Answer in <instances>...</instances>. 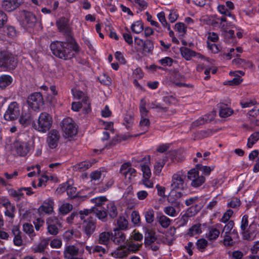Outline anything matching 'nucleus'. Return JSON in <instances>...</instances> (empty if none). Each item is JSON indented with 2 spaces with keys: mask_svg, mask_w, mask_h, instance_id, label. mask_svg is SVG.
Wrapping results in <instances>:
<instances>
[{
  "mask_svg": "<svg viewBox=\"0 0 259 259\" xmlns=\"http://www.w3.org/2000/svg\"><path fill=\"white\" fill-rule=\"evenodd\" d=\"M165 163V161L164 159L156 160L154 165V174L156 175H160Z\"/></svg>",
  "mask_w": 259,
  "mask_h": 259,
  "instance_id": "nucleus-32",
  "label": "nucleus"
},
{
  "mask_svg": "<svg viewBox=\"0 0 259 259\" xmlns=\"http://www.w3.org/2000/svg\"><path fill=\"white\" fill-rule=\"evenodd\" d=\"M28 106L33 110L38 109L43 105L42 95L39 93H35L29 96L27 99Z\"/></svg>",
  "mask_w": 259,
  "mask_h": 259,
  "instance_id": "nucleus-8",
  "label": "nucleus"
},
{
  "mask_svg": "<svg viewBox=\"0 0 259 259\" xmlns=\"http://www.w3.org/2000/svg\"><path fill=\"white\" fill-rule=\"evenodd\" d=\"M13 81L12 77L9 75H2L0 76V88L4 89L10 85Z\"/></svg>",
  "mask_w": 259,
  "mask_h": 259,
  "instance_id": "nucleus-23",
  "label": "nucleus"
},
{
  "mask_svg": "<svg viewBox=\"0 0 259 259\" xmlns=\"http://www.w3.org/2000/svg\"><path fill=\"white\" fill-rule=\"evenodd\" d=\"M22 2L23 0H4L2 6L5 10L11 12L18 7Z\"/></svg>",
  "mask_w": 259,
  "mask_h": 259,
  "instance_id": "nucleus-16",
  "label": "nucleus"
},
{
  "mask_svg": "<svg viewBox=\"0 0 259 259\" xmlns=\"http://www.w3.org/2000/svg\"><path fill=\"white\" fill-rule=\"evenodd\" d=\"M186 28L187 27L185 24L182 22L177 23L175 25V30L182 36L186 34L187 31Z\"/></svg>",
  "mask_w": 259,
  "mask_h": 259,
  "instance_id": "nucleus-45",
  "label": "nucleus"
},
{
  "mask_svg": "<svg viewBox=\"0 0 259 259\" xmlns=\"http://www.w3.org/2000/svg\"><path fill=\"white\" fill-rule=\"evenodd\" d=\"M63 135L66 138H71L77 134V126L74 121L70 117L63 119L61 122Z\"/></svg>",
  "mask_w": 259,
  "mask_h": 259,
  "instance_id": "nucleus-4",
  "label": "nucleus"
},
{
  "mask_svg": "<svg viewBox=\"0 0 259 259\" xmlns=\"http://www.w3.org/2000/svg\"><path fill=\"white\" fill-rule=\"evenodd\" d=\"M128 254L127 249L125 247L117 249L112 253V255L116 258H123Z\"/></svg>",
  "mask_w": 259,
  "mask_h": 259,
  "instance_id": "nucleus-38",
  "label": "nucleus"
},
{
  "mask_svg": "<svg viewBox=\"0 0 259 259\" xmlns=\"http://www.w3.org/2000/svg\"><path fill=\"white\" fill-rule=\"evenodd\" d=\"M50 47L54 55L64 60L71 59L79 51L78 45L72 38L64 42L54 41L51 43Z\"/></svg>",
  "mask_w": 259,
  "mask_h": 259,
  "instance_id": "nucleus-1",
  "label": "nucleus"
},
{
  "mask_svg": "<svg viewBox=\"0 0 259 259\" xmlns=\"http://www.w3.org/2000/svg\"><path fill=\"white\" fill-rule=\"evenodd\" d=\"M185 179V175L181 172H178L172 175L170 185L171 190L167 198L169 202L174 203L175 201L183 195L184 190L186 188Z\"/></svg>",
  "mask_w": 259,
  "mask_h": 259,
  "instance_id": "nucleus-2",
  "label": "nucleus"
},
{
  "mask_svg": "<svg viewBox=\"0 0 259 259\" xmlns=\"http://www.w3.org/2000/svg\"><path fill=\"white\" fill-rule=\"evenodd\" d=\"M101 170H97L92 172L90 174L91 183H95L96 182L99 181L102 176Z\"/></svg>",
  "mask_w": 259,
  "mask_h": 259,
  "instance_id": "nucleus-44",
  "label": "nucleus"
},
{
  "mask_svg": "<svg viewBox=\"0 0 259 259\" xmlns=\"http://www.w3.org/2000/svg\"><path fill=\"white\" fill-rule=\"evenodd\" d=\"M23 109L21 106L16 102L11 103L4 114V118L6 120H14L18 118Z\"/></svg>",
  "mask_w": 259,
  "mask_h": 259,
  "instance_id": "nucleus-5",
  "label": "nucleus"
},
{
  "mask_svg": "<svg viewBox=\"0 0 259 259\" xmlns=\"http://www.w3.org/2000/svg\"><path fill=\"white\" fill-rule=\"evenodd\" d=\"M259 140V132L253 133L247 139L246 146L250 149Z\"/></svg>",
  "mask_w": 259,
  "mask_h": 259,
  "instance_id": "nucleus-27",
  "label": "nucleus"
},
{
  "mask_svg": "<svg viewBox=\"0 0 259 259\" xmlns=\"http://www.w3.org/2000/svg\"><path fill=\"white\" fill-rule=\"evenodd\" d=\"M92 210L93 213L95 214L99 220L103 221L106 220L107 213L105 210H102L101 208H99L97 207H92Z\"/></svg>",
  "mask_w": 259,
  "mask_h": 259,
  "instance_id": "nucleus-29",
  "label": "nucleus"
},
{
  "mask_svg": "<svg viewBox=\"0 0 259 259\" xmlns=\"http://www.w3.org/2000/svg\"><path fill=\"white\" fill-rule=\"evenodd\" d=\"M134 122L133 117L132 115L126 114L124 118V124L127 128H130Z\"/></svg>",
  "mask_w": 259,
  "mask_h": 259,
  "instance_id": "nucleus-61",
  "label": "nucleus"
},
{
  "mask_svg": "<svg viewBox=\"0 0 259 259\" xmlns=\"http://www.w3.org/2000/svg\"><path fill=\"white\" fill-rule=\"evenodd\" d=\"M53 119L51 116L46 112H42L38 119L33 122V127L37 131L45 133L51 127Z\"/></svg>",
  "mask_w": 259,
  "mask_h": 259,
  "instance_id": "nucleus-3",
  "label": "nucleus"
},
{
  "mask_svg": "<svg viewBox=\"0 0 259 259\" xmlns=\"http://www.w3.org/2000/svg\"><path fill=\"white\" fill-rule=\"evenodd\" d=\"M233 111L229 107H222L220 110V115L221 117L226 118L232 114Z\"/></svg>",
  "mask_w": 259,
  "mask_h": 259,
  "instance_id": "nucleus-51",
  "label": "nucleus"
},
{
  "mask_svg": "<svg viewBox=\"0 0 259 259\" xmlns=\"http://www.w3.org/2000/svg\"><path fill=\"white\" fill-rule=\"evenodd\" d=\"M157 218L159 223L164 228H167L171 224V220L162 214H159Z\"/></svg>",
  "mask_w": 259,
  "mask_h": 259,
  "instance_id": "nucleus-35",
  "label": "nucleus"
},
{
  "mask_svg": "<svg viewBox=\"0 0 259 259\" xmlns=\"http://www.w3.org/2000/svg\"><path fill=\"white\" fill-rule=\"evenodd\" d=\"M234 225V223L232 221H229L225 226L223 231V233L228 235L230 234L233 228Z\"/></svg>",
  "mask_w": 259,
  "mask_h": 259,
  "instance_id": "nucleus-63",
  "label": "nucleus"
},
{
  "mask_svg": "<svg viewBox=\"0 0 259 259\" xmlns=\"http://www.w3.org/2000/svg\"><path fill=\"white\" fill-rule=\"evenodd\" d=\"M48 244V240L46 239H44L41 241L37 244H34L32 247V250L35 252H43Z\"/></svg>",
  "mask_w": 259,
  "mask_h": 259,
  "instance_id": "nucleus-21",
  "label": "nucleus"
},
{
  "mask_svg": "<svg viewBox=\"0 0 259 259\" xmlns=\"http://www.w3.org/2000/svg\"><path fill=\"white\" fill-rule=\"evenodd\" d=\"M17 65V61L6 52L0 53V66L13 69Z\"/></svg>",
  "mask_w": 259,
  "mask_h": 259,
  "instance_id": "nucleus-9",
  "label": "nucleus"
},
{
  "mask_svg": "<svg viewBox=\"0 0 259 259\" xmlns=\"http://www.w3.org/2000/svg\"><path fill=\"white\" fill-rule=\"evenodd\" d=\"M256 101L254 99H247L246 100H242L240 102V104L242 108L250 107L256 104Z\"/></svg>",
  "mask_w": 259,
  "mask_h": 259,
  "instance_id": "nucleus-56",
  "label": "nucleus"
},
{
  "mask_svg": "<svg viewBox=\"0 0 259 259\" xmlns=\"http://www.w3.org/2000/svg\"><path fill=\"white\" fill-rule=\"evenodd\" d=\"M8 193L10 196L15 198L17 201L19 200L23 196L22 189L18 190L10 189L8 190Z\"/></svg>",
  "mask_w": 259,
  "mask_h": 259,
  "instance_id": "nucleus-41",
  "label": "nucleus"
},
{
  "mask_svg": "<svg viewBox=\"0 0 259 259\" xmlns=\"http://www.w3.org/2000/svg\"><path fill=\"white\" fill-rule=\"evenodd\" d=\"M107 210L109 216L112 218H115L117 215L116 206L113 201H110L107 204Z\"/></svg>",
  "mask_w": 259,
  "mask_h": 259,
  "instance_id": "nucleus-30",
  "label": "nucleus"
},
{
  "mask_svg": "<svg viewBox=\"0 0 259 259\" xmlns=\"http://www.w3.org/2000/svg\"><path fill=\"white\" fill-rule=\"evenodd\" d=\"M78 253V248L74 245H69L65 247L64 251V256L65 259H70L76 256Z\"/></svg>",
  "mask_w": 259,
  "mask_h": 259,
  "instance_id": "nucleus-19",
  "label": "nucleus"
},
{
  "mask_svg": "<svg viewBox=\"0 0 259 259\" xmlns=\"http://www.w3.org/2000/svg\"><path fill=\"white\" fill-rule=\"evenodd\" d=\"M68 23V20L65 18H61L59 19L56 22L58 28L60 30L64 29Z\"/></svg>",
  "mask_w": 259,
  "mask_h": 259,
  "instance_id": "nucleus-57",
  "label": "nucleus"
},
{
  "mask_svg": "<svg viewBox=\"0 0 259 259\" xmlns=\"http://www.w3.org/2000/svg\"><path fill=\"white\" fill-rule=\"evenodd\" d=\"M150 178H143L141 180V184L147 188H152L154 187L153 182L150 179Z\"/></svg>",
  "mask_w": 259,
  "mask_h": 259,
  "instance_id": "nucleus-58",
  "label": "nucleus"
},
{
  "mask_svg": "<svg viewBox=\"0 0 259 259\" xmlns=\"http://www.w3.org/2000/svg\"><path fill=\"white\" fill-rule=\"evenodd\" d=\"M58 95V90L55 85H51L49 93H47V100L52 103L56 102L55 97Z\"/></svg>",
  "mask_w": 259,
  "mask_h": 259,
  "instance_id": "nucleus-24",
  "label": "nucleus"
},
{
  "mask_svg": "<svg viewBox=\"0 0 259 259\" xmlns=\"http://www.w3.org/2000/svg\"><path fill=\"white\" fill-rule=\"evenodd\" d=\"M47 224L48 231L50 234L56 235L58 233L61 224L57 219L50 217L47 220Z\"/></svg>",
  "mask_w": 259,
  "mask_h": 259,
  "instance_id": "nucleus-12",
  "label": "nucleus"
},
{
  "mask_svg": "<svg viewBox=\"0 0 259 259\" xmlns=\"http://www.w3.org/2000/svg\"><path fill=\"white\" fill-rule=\"evenodd\" d=\"M220 235V231L214 228L209 229V232L207 234V238L209 240L216 239Z\"/></svg>",
  "mask_w": 259,
  "mask_h": 259,
  "instance_id": "nucleus-49",
  "label": "nucleus"
},
{
  "mask_svg": "<svg viewBox=\"0 0 259 259\" xmlns=\"http://www.w3.org/2000/svg\"><path fill=\"white\" fill-rule=\"evenodd\" d=\"M163 211L166 215L171 217H176L178 214V212L171 206L164 207Z\"/></svg>",
  "mask_w": 259,
  "mask_h": 259,
  "instance_id": "nucleus-48",
  "label": "nucleus"
},
{
  "mask_svg": "<svg viewBox=\"0 0 259 259\" xmlns=\"http://www.w3.org/2000/svg\"><path fill=\"white\" fill-rule=\"evenodd\" d=\"M159 62L164 67L170 66L172 63V60L170 57H166L159 60Z\"/></svg>",
  "mask_w": 259,
  "mask_h": 259,
  "instance_id": "nucleus-64",
  "label": "nucleus"
},
{
  "mask_svg": "<svg viewBox=\"0 0 259 259\" xmlns=\"http://www.w3.org/2000/svg\"><path fill=\"white\" fill-rule=\"evenodd\" d=\"M182 56L187 60H190L193 57H196L198 58L204 59V60L208 61V59L204 58L200 54H196L192 50L185 47H182L180 49Z\"/></svg>",
  "mask_w": 259,
  "mask_h": 259,
  "instance_id": "nucleus-17",
  "label": "nucleus"
},
{
  "mask_svg": "<svg viewBox=\"0 0 259 259\" xmlns=\"http://www.w3.org/2000/svg\"><path fill=\"white\" fill-rule=\"evenodd\" d=\"M142 246V244L140 243H135L130 241L127 244V251L133 252H136L139 250Z\"/></svg>",
  "mask_w": 259,
  "mask_h": 259,
  "instance_id": "nucleus-43",
  "label": "nucleus"
},
{
  "mask_svg": "<svg viewBox=\"0 0 259 259\" xmlns=\"http://www.w3.org/2000/svg\"><path fill=\"white\" fill-rule=\"evenodd\" d=\"M62 245L60 239L54 238L50 242V246L53 248H60Z\"/></svg>",
  "mask_w": 259,
  "mask_h": 259,
  "instance_id": "nucleus-62",
  "label": "nucleus"
},
{
  "mask_svg": "<svg viewBox=\"0 0 259 259\" xmlns=\"http://www.w3.org/2000/svg\"><path fill=\"white\" fill-rule=\"evenodd\" d=\"M60 139L59 132L56 130H52L49 133L47 142L48 146L51 149L56 148L58 145Z\"/></svg>",
  "mask_w": 259,
  "mask_h": 259,
  "instance_id": "nucleus-13",
  "label": "nucleus"
},
{
  "mask_svg": "<svg viewBox=\"0 0 259 259\" xmlns=\"http://www.w3.org/2000/svg\"><path fill=\"white\" fill-rule=\"evenodd\" d=\"M92 166V163L89 161H84L76 164L73 167V170L76 171H83Z\"/></svg>",
  "mask_w": 259,
  "mask_h": 259,
  "instance_id": "nucleus-25",
  "label": "nucleus"
},
{
  "mask_svg": "<svg viewBox=\"0 0 259 259\" xmlns=\"http://www.w3.org/2000/svg\"><path fill=\"white\" fill-rule=\"evenodd\" d=\"M202 229L200 224L192 226L188 231V234L190 236H196L202 233Z\"/></svg>",
  "mask_w": 259,
  "mask_h": 259,
  "instance_id": "nucleus-36",
  "label": "nucleus"
},
{
  "mask_svg": "<svg viewBox=\"0 0 259 259\" xmlns=\"http://www.w3.org/2000/svg\"><path fill=\"white\" fill-rule=\"evenodd\" d=\"M73 99L80 101L84 103V107L85 110H89L90 108V103L88 97L82 92L74 89L71 90Z\"/></svg>",
  "mask_w": 259,
  "mask_h": 259,
  "instance_id": "nucleus-11",
  "label": "nucleus"
},
{
  "mask_svg": "<svg viewBox=\"0 0 259 259\" xmlns=\"http://www.w3.org/2000/svg\"><path fill=\"white\" fill-rule=\"evenodd\" d=\"M107 199L105 196H99L94 198L91 200V202L95 204L94 207L101 208V206L105 204Z\"/></svg>",
  "mask_w": 259,
  "mask_h": 259,
  "instance_id": "nucleus-34",
  "label": "nucleus"
},
{
  "mask_svg": "<svg viewBox=\"0 0 259 259\" xmlns=\"http://www.w3.org/2000/svg\"><path fill=\"white\" fill-rule=\"evenodd\" d=\"M72 209L71 204L68 203L62 204L59 207V211L62 214H67Z\"/></svg>",
  "mask_w": 259,
  "mask_h": 259,
  "instance_id": "nucleus-54",
  "label": "nucleus"
},
{
  "mask_svg": "<svg viewBox=\"0 0 259 259\" xmlns=\"http://www.w3.org/2000/svg\"><path fill=\"white\" fill-rule=\"evenodd\" d=\"M4 207L6 209L4 212L5 215L12 219L15 216L16 210L15 206L12 203H10Z\"/></svg>",
  "mask_w": 259,
  "mask_h": 259,
  "instance_id": "nucleus-42",
  "label": "nucleus"
},
{
  "mask_svg": "<svg viewBox=\"0 0 259 259\" xmlns=\"http://www.w3.org/2000/svg\"><path fill=\"white\" fill-rule=\"evenodd\" d=\"M248 226V217L246 215L243 216L241 223V229L243 231V236L246 239H250L251 237L248 235L247 232L245 231Z\"/></svg>",
  "mask_w": 259,
  "mask_h": 259,
  "instance_id": "nucleus-37",
  "label": "nucleus"
},
{
  "mask_svg": "<svg viewBox=\"0 0 259 259\" xmlns=\"http://www.w3.org/2000/svg\"><path fill=\"white\" fill-rule=\"evenodd\" d=\"M23 230L30 238L33 239L35 236L33 227L31 224L29 223L24 224L23 226Z\"/></svg>",
  "mask_w": 259,
  "mask_h": 259,
  "instance_id": "nucleus-40",
  "label": "nucleus"
},
{
  "mask_svg": "<svg viewBox=\"0 0 259 259\" xmlns=\"http://www.w3.org/2000/svg\"><path fill=\"white\" fill-rule=\"evenodd\" d=\"M23 25L26 28H31L34 26L36 18L34 15L29 12H23Z\"/></svg>",
  "mask_w": 259,
  "mask_h": 259,
  "instance_id": "nucleus-14",
  "label": "nucleus"
},
{
  "mask_svg": "<svg viewBox=\"0 0 259 259\" xmlns=\"http://www.w3.org/2000/svg\"><path fill=\"white\" fill-rule=\"evenodd\" d=\"M141 170L143 173V178H150L151 171L150 167L146 164L141 165Z\"/></svg>",
  "mask_w": 259,
  "mask_h": 259,
  "instance_id": "nucleus-55",
  "label": "nucleus"
},
{
  "mask_svg": "<svg viewBox=\"0 0 259 259\" xmlns=\"http://www.w3.org/2000/svg\"><path fill=\"white\" fill-rule=\"evenodd\" d=\"M112 236V233L111 232H103L99 235L98 242L100 244L106 245Z\"/></svg>",
  "mask_w": 259,
  "mask_h": 259,
  "instance_id": "nucleus-28",
  "label": "nucleus"
},
{
  "mask_svg": "<svg viewBox=\"0 0 259 259\" xmlns=\"http://www.w3.org/2000/svg\"><path fill=\"white\" fill-rule=\"evenodd\" d=\"M232 62L233 64L238 65V67L244 68L252 67V63L250 62L238 57L234 59Z\"/></svg>",
  "mask_w": 259,
  "mask_h": 259,
  "instance_id": "nucleus-31",
  "label": "nucleus"
},
{
  "mask_svg": "<svg viewBox=\"0 0 259 259\" xmlns=\"http://www.w3.org/2000/svg\"><path fill=\"white\" fill-rule=\"evenodd\" d=\"M132 223L135 225H139L141 222V218L139 213L137 211H133L131 214Z\"/></svg>",
  "mask_w": 259,
  "mask_h": 259,
  "instance_id": "nucleus-53",
  "label": "nucleus"
},
{
  "mask_svg": "<svg viewBox=\"0 0 259 259\" xmlns=\"http://www.w3.org/2000/svg\"><path fill=\"white\" fill-rule=\"evenodd\" d=\"M205 181V178L201 176L197 177V178L191 182V185L194 187H198L201 186Z\"/></svg>",
  "mask_w": 259,
  "mask_h": 259,
  "instance_id": "nucleus-59",
  "label": "nucleus"
},
{
  "mask_svg": "<svg viewBox=\"0 0 259 259\" xmlns=\"http://www.w3.org/2000/svg\"><path fill=\"white\" fill-rule=\"evenodd\" d=\"M19 116V122L22 125L26 126L30 123L31 114L29 112L22 110Z\"/></svg>",
  "mask_w": 259,
  "mask_h": 259,
  "instance_id": "nucleus-20",
  "label": "nucleus"
},
{
  "mask_svg": "<svg viewBox=\"0 0 259 259\" xmlns=\"http://www.w3.org/2000/svg\"><path fill=\"white\" fill-rule=\"evenodd\" d=\"M146 222L148 224H151L154 220V211L151 208L146 209L144 212Z\"/></svg>",
  "mask_w": 259,
  "mask_h": 259,
  "instance_id": "nucleus-33",
  "label": "nucleus"
},
{
  "mask_svg": "<svg viewBox=\"0 0 259 259\" xmlns=\"http://www.w3.org/2000/svg\"><path fill=\"white\" fill-rule=\"evenodd\" d=\"M199 176V172L196 168L192 169L188 172V178L192 181L196 179L197 177Z\"/></svg>",
  "mask_w": 259,
  "mask_h": 259,
  "instance_id": "nucleus-60",
  "label": "nucleus"
},
{
  "mask_svg": "<svg viewBox=\"0 0 259 259\" xmlns=\"http://www.w3.org/2000/svg\"><path fill=\"white\" fill-rule=\"evenodd\" d=\"M120 171L124 176L125 180L132 183L135 180L137 171L129 163H123L120 168Z\"/></svg>",
  "mask_w": 259,
  "mask_h": 259,
  "instance_id": "nucleus-7",
  "label": "nucleus"
},
{
  "mask_svg": "<svg viewBox=\"0 0 259 259\" xmlns=\"http://www.w3.org/2000/svg\"><path fill=\"white\" fill-rule=\"evenodd\" d=\"M71 109L73 111L75 112H78L80 109H82L84 113H85L89 112L91 110V108L89 110H85L84 107V103L82 102H80V101L73 102L72 103Z\"/></svg>",
  "mask_w": 259,
  "mask_h": 259,
  "instance_id": "nucleus-39",
  "label": "nucleus"
},
{
  "mask_svg": "<svg viewBox=\"0 0 259 259\" xmlns=\"http://www.w3.org/2000/svg\"><path fill=\"white\" fill-rule=\"evenodd\" d=\"M218 10L221 14L227 15L234 20L235 19L234 16L228 11V10L226 8L225 6L223 5H218Z\"/></svg>",
  "mask_w": 259,
  "mask_h": 259,
  "instance_id": "nucleus-52",
  "label": "nucleus"
},
{
  "mask_svg": "<svg viewBox=\"0 0 259 259\" xmlns=\"http://www.w3.org/2000/svg\"><path fill=\"white\" fill-rule=\"evenodd\" d=\"M229 74L231 76H234L235 77L232 80L226 81L225 84L234 85L239 84L242 81L240 76L244 75V73L242 71H231Z\"/></svg>",
  "mask_w": 259,
  "mask_h": 259,
  "instance_id": "nucleus-18",
  "label": "nucleus"
},
{
  "mask_svg": "<svg viewBox=\"0 0 259 259\" xmlns=\"http://www.w3.org/2000/svg\"><path fill=\"white\" fill-rule=\"evenodd\" d=\"M118 228L120 230H125L128 226V221L124 217H120L117 221Z\"/></svg>",
  "mask_w": 259,
  "mask_h": 259,
  "instance_id": "nucleus-47",
  "label": "nucleus"
},
{
  "mask_svg": "<svg viewBox=\"0 0 259 259\" xmlns=\"http://www.w3.org/2000/svg\"><path fill=\"white\" fill-rule=\"evenodd\" d=\"M146 101L142 99L140 105V111L141 120L139 125L141 128L147 130L150 124V120L148 117V110L146 108Z\"/></svg>",
  "mask_w": 259,
  "mask_h": 259,
  "instance_id": "nucleus-6",
  "label": "nucleus"
},
{
  "mask_svg": "<svg viewBox=\"0 0 259 259\" xmlns=\"http://www.w3.org/2000/svg\"><path fill=\"white\" fill-rule=\"evenodd\" d=\"M29 150V145L27 142L17 141L13 144V150L21 156L26 155Z\"/></svg>",
  "mask_w": 259,
  "mask_h": 259,
  "instance_id": "nucleus-10",
  "label": "nucleus"
},
{
  "mask_svg": "<svg viewBox=\"0 0 259 259\" xmlns=\"http://www.w3.org/2000/svg\"><path fill=\"white\" fill-rule=\"evenodd\" d=\"M54 205V202L52 200L50 199H47L45 200L42 204L39 207L38 211L40 213L44 212L47 214H51L53 212Z\"/></svg>",
  "mask_w": 259,
  "mask_h": 259,
  "instance_id": "nucleus-15",
  "label": "nucleus"
},
{
  "mask_svg": "<svg viewBox=\"0 0 259 259\" xmlns=\"http://www.w3.org/2000/svg\"><path fill=\"white\" fill-rule=\"evenodd\" d=\"M154 48L153 44L152 41L150 40H146L144 41L143 46V51L145 53H150L152 51Z\"/></svg>",
  "mask_w": 259,
  "mask_h": 259,
  "instance_id": "nucleus-50",
  "label": "nucleus"
},
{
  "mask_svg": "<svg viewBox=\"0 0 259 259\" xmlns=\"http://www.w3.org/2000/svg\"><path fill=\"white\" fill-rule=\"evenodd\" d=\"M132 31L135 34H139L144 30V23L141 20L134 22L131 25Z\"/></svg>",
  "mask_w": 259,
  "mask_h": 259,
  "instance_id": "nucleus-22",
  "label": "nucleus"
},
{
  "mask_svg": "<svg viewBox=\"0 0 259 259\" xmlns=\"http://www.w3.org/2000/svg\"><path fill=\"white\" fill-rule=\"evenodd\" d=\"M166 10L169 12L167 16L168 20L171 23H174L179 17V14L178 11L174 9L170 10L167 9Z\"/></svg>",
  "mask_w": 259,
  "mask_h": 259,
  "instance_id": "nucleus-46",
  "label": "nucleus"
},
{
  "mask_svg": "<svg viewBox=\"0 0 259 259\" xmlns=\"http://www.w3.org/2000/svg\"><path fill=\"white\" fill-rule=\"evenodd\" d=\"M95 226L93 220L85 221L83 224L84 231L87 235L90 236L95 230Z\"/></svg>",
  "mask_w": 259,
  "mask_h": 259,
  "instance_id": "nucleus-26",
  "label": "nucleus"
}]
</instances>
